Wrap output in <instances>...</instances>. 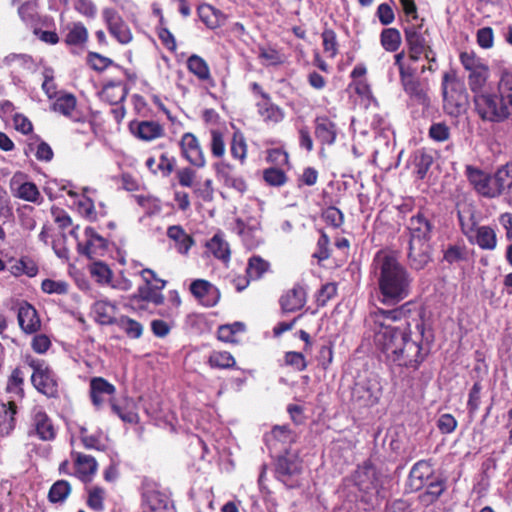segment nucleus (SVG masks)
I'll return each instance as SVG.
<instances>
[{"mask_svg": "<svg viewBox=\"0 0 512 512\" xmlns=\"http://www.w3.org/2000/svg\"><path fill=\"white\" fill-rule=\"evenodd\" d=\"M371 273L377 282V299L384 306L397 305L410 295L413 277L393 252L377 251Z\"/></svg>", "mask_w": 512, "mask_h": 512, "instance_id": "1", "label": "nucleus"}, {"mask_svg": "<svg viewBox=\"0 0 512 512\" xmlns=\"http://www.w3.org/2000/svg\"><path fill=\"white\" fill-rule=\"evenodd\" d=\"M373 341L391 363L417 370L427 356L422 347L425 331L400 332L393 327H380Z\"/></svg>", "mask_w": 512, "mask_h": 512, "instance_id": "2", "label": "nucleus"}, {"mask_svg": "<svg viewBox=\"0 0 512 512\" xmlns=\"http://www.w3.org/2000/svg\"><path fill=\"white\" fill-rule=\"evenodd\" d=\"M392 308H377L365 320L368 336H375L380 327H393L400 332L425 331L424 309L418 301L410 300Z\"/></svg>", "mask_w": 512, "mask_h": 512, "instance_id": "3", "label": "nucleus"}, {"mask_svg": "<svg viewBox=\"0 0 512 512\" xmlns=\"http://www.w3.org/2000/svg\"><path fill=\"white\" fill-rule=\"evenodd\" d=\"M435 225L432 215L419 210L412 215L405 226L408 235L407 259L412 269L422 270L431 261L430 241Z\"/></svg>", "mask_w": 512, "mask_h": 512, "instance_id": "4", "label": "nucleus"}, {"mask_svg": "<svg viewBox=\"0 0 512 512\" xmlns=\"http://www.w3.org/2000/svg\"><path fill=\"white\" fill-rule=\"evenodd\" d=\"M475 110L483 121H512V74L501 73L496 91L474 96Z\"/></svg>", "mask_w": 512, "mask_h": 512, "instance_id": "5", "label": "nucleus"}, {"mask_svg": "<svg viewBox=\"0 0 512 512\" xmlns=\"http://www.w3.org/2000/svg\"><path fill=\"white\" fill-rule=\"evenodd\" d=\"M441 91L444 111L453 117L465 112L468 95L464 84L458 79L454 70L445 72L442 77Z\"/></svg>", "mask_w": 512, "mask_h": 512, "instance_id": "6", "label": "nucleus"}, {"mask_svg": "<svg viewBox=\"0 0 512 512\" xmlns=\"http://www.w3.org/2000/svg\"><path fill=\"white\" fill-rule=\"evenodd\" d=\"M283 449L284 454L278 456L275 463V477L289 489L299 488L301 486L303 462L297 450Z\"/></svg>", "mask_w": 512, "mask_h": 512, "instance_id": "7", "label": "nucleus"}, {"mask_svg": "<svg viewBox=\"0 0 512 512\" xmlns=\"http://www.w3.org/2000/svg\"><path fill=\"white\" fill-rule=\"evenodd\" d=\"M404 36L412 61H418L423 54L427 61L435 63V51L431 46L428 30L422 24L408 23L404 27Z\"/></svg>", "mask_w": 512, "mask_h": 512, "instance_id": "8", "label": "nucleus"}, {"mask_svg": "<svg viewBox=\"0 0 512 512\" xmlns=\"http://www.w3.org/2000/svg\"><path fill=\"white\" fill-rule=\"evenodd\" d=\"M28 365L33 369L31 382L33 386L47 397H56L58 394V383L54 372L40 359H28Z\"/></svg>", "mask_w": 512, "mask_h": 512, "instance_id": "9", "label": "nucleus"}, {"mask_svg": "<svg viewBox=\"0 0 512 512\" xmlns=\"http://www.w3.org/2000/svg\"><path fill=\"white\" fill-rule=\"evenodd\" d=\"M114 392L115 387L101 377H95L90 381V396L94 406L99 408L109 400L112 412L125 422L128 420V413L125 408H121L113 401Z\"/></svg>", "mask_w": 512, "mask_h": 512, "instance_id": "10", "label": "nucleus"}, {"mask_svg": "<svg viewBox=\"0 0 512 512\" xmlns=\"http://www.w3.org/2000/svg\"><path fill=\"white\" fill-rule=\"evenodd\" d=\"M382 395V387L377 379H366L354 384L351 399L354 408H367L376 405Z\"/></svg>", "mask_w": 512, "mask_h": 512, "instance_id": "11", "label": "nucleus"}, {"mask_svg": "<svg viewBox=\"0 0 512 512\" xmlns=\"http://www.w3.org/2000/svg\"><path fill=\"white\" fill-rule=\"evenodd\" d=\"M142 496L145 512H175L170 497L166 493L154 489L153 483L147 482Z\"/></svg>", "mask_w": 512, "mask_h": 512, "instance_id": "12", "label": "nucleus"}, {"mask_svg": "<svg viewBox=\"0 0 512 512\" xmlns=\"http://www.w3.org/2000/svg\"><path fill=\"white\" fill-rule=\"evenodd\" d=\"M466 176L478 194L488 199L494 198V174H487L479 168L468 165L466 166Z\"/></svg>", "mask_w": 512, "mask_h": 512, "instance_id": "13", "label": "nucleus"}, {"mask_svg": "<svg viewBox=\"0 0 512 512\" xmlns=\"http://www.w3.org/2000/svg\"><path fill=\"white\" fill-rule=\"evenodd\" d=\"M182 156L193 166L202 168L206 164L205 156L197 137L190 132L183 134L180 141Z\"/></svg>", "mask_w": 512, "mask_h": 512, "instance_id": "14", "label": "nucleus"}, {"mask_svg": "<svg viewBox=\"0 0 512 512\" xmlns=\"http://www.w3.org/2000/svg\"><path fill=\"white\" fill-rule=\"evenodd\" d=\"M192 295L205 307L215 306L220 299V292L216 286L204 279H196L190 284Z\"/></svg>", "mask_w": 512, "mask_h": 512, "instance_id": "15", "label": "nucleus"}, {"mask_svg": "<svg viewBox=\"0 0 512 512\" xmlns=\"http://www.w3.org/2000/svg\"><path fill=\"white\" fill-rule=\"evenodd\" d=\"M494 182V198L503 197L505 202L512 205V162H508L496 170Z\"/></svg>", "mask_w": 512, "mask_h": 512, "instance_id": "16", "label": "nucleus"}, {"mask_svg": "<svg viewBox=\"0 0 512 512\" xmlns=\"http://www.w3.org/2000/svg\"><path fill=\"white\" fill-rule=\"evenodd\" d=\"M435 477L430 461L420 460L410 470L408 487L411 491H421L425 484Z\"/></svg>", "mask_w": 512, "mask_h": 512, "instance_id": "17", "label": "nucleus"}, {"mask_svg": "<svg viewBox=\"0 0 512 512\" xmlns=\"http://www.w3.org/2000/svg\"><path fill=\"white\" fill-rule=\"evenodd\" d=\"M31 427L36 435L43 441H49L55 438L56 432L52 421L40 406H35L31 410Z\"/></svg>", "mask_w": 512, "mask_h": 512, "instance_id": "18", "label": "nucleus"}, {"mask_svg": "<svg viewBox=\"0 0 512 512\" xmlns=\"http://www.w3.org/2000/svg\"><path fill=\"white\" fill-rule=\"evenodd\" d=\"M314 134L322 145H333L337 137V126L327 116H317L314 119Z\"/></svg>", "mask_w": 512, "mask_h": 512, "instance_id": "19", "label": "nucleus"}, {"mask_svg": "<svg viewBox=\"0 0 512 512\" xmlns=\"http://www.w3.org/2000/svg\"><path fill=\"white\" fill-rule=\"evenodd\" d=\"M280 306L284 313L300 310L306 303V292L301 285H294L280 298Z\"/></svg>", "mask_w": 512, "mask_h": 512, "instance_id": "20", "label": "nucleus"}, {"mask_svg": "<svg viewBox=\"0 0 512 512\" xmlns=\"http://www.w3.org/2000/svg\"><path fill=\"white\" fill-rule=\"evenodd\" d=\"M404 92L411 100L422 106H429L430 98L428 96V84L421 81L418 77L401 83Z\"/></svg>", "mask_w": 512, "mask_h": 512, "instance_id": "21", "label": "nucleus"}, {"mask_svg": "<svg viewBox=\"0 0 512 512\" xmlns=\"http://www.w3.org/2000/svg\"><path fill=\"white\" fill-rule=\"evenodd\" d=\"M467 240L483 250H494L497 246V234L494 228L488 225L479 226Z\"/></svg>", "mask_w": 512, "mask_h": 512, "instance_id": "22", "label": "nucleus"}, {"mask_svg": "<svg viewBox=\"0 0 512 512\" xmlns=\"http://www.w3.org/2000/svg\"><path fill=\"white\" fill-rule=\"evenodd\" d=\"M160 285H142L138 288L137 294L130 297V306L138 301L151 302L154 305H161L164 303V295L161 290L166 286L165 280H158Z\"/></svg>", "mask_w": 512, "mask_h": 512, "instance_id": "23", "label": "nucleus"}, {"mask_svg": "<svg viewBox=\"0 0 512 512\" xmlns=\"http://www.w3.org/2000/svg\"><path fill=\"white\" fill-rule=\"evenodd\" d=\"M88 41V31L81 22H75L67 26L64 42L71 47L72 54H79L78 49H83Z\"/></svg>", "mask_w": 512, "mask_h": 512, "instance_id": "24", "label": "nucleus"}, {"mask_svg": "<svg viewBox=\"0 0 512 512\" xmlns=\"http://www.w3.org/2000/svg\"><path fill=\"white\" fill-rule=\"evenodd\" d=\"M355 483L358 488L364 492L376 489L379 485V477L376 468L370 462H366L357 470Z\"/></svg>", "mask_w": 512, "mask_h": 512, "instance_id": "25", "label": "nucleus"}, {"mask_svg": "<svg viewBox=\"0 0 512 512\" xmlns=\"http://www.w3.org/2000/svg\"><path fill=\"white\" fill-rule=\"evenodd\" d=\"M266 445L270 450H279L280 444L290 445L295 441V434L285 425L275 426L273 429L264 436Z\"/></svg>", "mask_w": 512, "mask_h": 512, "instance_id": "26", "label": "nucleus"}, {"mask_svg": "<svg viewBox=\"0 0 512 512\" xmlns=\"http://www.w3.org/2000/svg\"><path fill=\"white\" fill-rule=\"evenodd\" d=\"M256 107L258 114L265 122L276 124L285 117L283 109L272 102L269 94H262V99L256 103Z\"/></svg>", "mask_w": 512, "mask_h": 512, "instance_id": "27", "label": "nucleus"}, {"mask_svg": "<svg viewBox=\"0 0 512 512\" xmlns=\"http://www.w3.org/2000/svg\"><path fill=\"white\" fill-rule=\"evenodd\" d=\"M457 217L462 233L469 237L479 226L476 210L470 204L457 205Z\"/></svg>", "mask_w": 512, "mask_h": 512, "instance_id": "28", "label": "nucleus"}, {"mask_svg": "<svg viewBox=\"0 0 512 512\" xmlns=\"http://www.w3.org/2000/svg\"><path fill=\"white\" fill-rule=\"evenodd\" d=\"M445 489V481L439 476H436L425 484L418 499L423 506H430L439 499Z\"/></svg>", "mask_w": 512, "mask_h": 512, "instance_id": "29", "label": "nucleus"}, {"mask_svg": "<svg viewBox=\"0 0 512 512\" xmlns=\"http://www.w3.org/2000/svg\"><path fill=\"white\" fill-rule=\"evenodd\" d=\"M18 322L21 329L28 334L36 332L41 325L35 308L28 303H24L19 307Z\"/></svg>", "mask_w": 512, "mask_h": 512, "instance_id": "30", "label": "nucleus"}, {"mask_svg": "<svg viewBox=\"0 0 512 512\" xmlns=\"http://www.w3.org/2000/svg\"><path fill=\"white\" fill-rule=\"evenodd\" d=\"M85 237L86 242L82 253L91 259L103 255L107 246L106 240L90 227L85 229Z\"/></svg>", "mask_w": 512, "mask_h": 512, "instance_id": "31", "label": "nucleus"}, {"mask_svg": "<svg viewBox=\"0 0 512 512\" xmlns=\"http://www.w3.org/2000/svg\"><path fill=\"white\" fill-rule=\"evenodd\" d=\"M187 68L200 81L206 82L209 87L214 88L216 86L207 62L199 55L193 54L187 59Z\"/></svg>", "mask_w": 512, "mask_h": 512, "instance_id": "32", "label": "nucleus"}, {"mask_svg": "<svg viewBox=\"0 0 512 512\" xmlns=\"http://www.w3.org/2000/svg\"><path fill=\"white\" fill-rule=\"evenodd\" d=\"M11 188L14 195L28 202H39L41 195L37 186L32 182L19 183L14 177L11 181Z\"/></svg>", "mask_w": 512, "mask_h": 512, "instance_id": "33", "label": "nucleus"}, {"mask_svg": "<svg viewBox=\"0 0 512 512\" xmlns=\"http://www.w3.org/2000/svg\"><path fill=\"white\" fill-rule=\"evenodd\" d=\"M167 236L175 242L176 248L181 254H187L194 244L193 238L179 225L170 226L167 229Z\"/></svg>", "mask_w": 512, "mask_h": 512, "instance_id": "34", "label": "nucleus"}, {"mask_svg": "<svg viewBox=\"0 0 512 512\" xmlns=\"http://www.w3.org/2000/svg\"><path fill=\"white\" fill-rule=\"evenodd\" d=\"M489 74V67L486 64L481 66L477 70L469 72L468 85L470 90L474 93V96L486 93L483 90L488 81Z\"/></svg>", "mask_w": 512, "mask_h": 512, "instance_id": "35", "label": "nucleus"}, {"mask_svg": "<svg viewBox=\"0 0 512 512\" xmlns=\"http://www.w3.org/2000/svg\"><path fill=\"white\" fill-rule=\"evenodd\" d=\"M75 466L76 473L84 481L89 480L97 470L96 460L92 456L82 453H76Z\"/></svg>", "mask_w": 512, "mask_h": 512, "instance_id": "36", "label": "nucleus"}, {"mask_svg": "<svg viewBox=\"0 0 512 512\" xmlns=\"http://www.w3.org/2000/svg\"><path fill=\"white\" fill-rule=\"evenodd\" d=\"M217 174L223 180L225 186L243 193L247 189V184L243 178L231 174V167L227 164L217 165Z\"/></svg>", "mask_w": 512, "mask_h": 512, "instance_id": "37", "label": "nucleus"}, {"mask_svg": "<svg viewBox=\"0 0 512 512\" xmlns=\"http://www.w3.org/2000/svg\"><path fill=\"white\" fill-rule=\"evenodd\" d=\"M209 252L217 259L228 262L230 259L229 244L223 239L221 234H215L206 244Z\"/></svg>", "mask_w": 512, "mask_h": 512, "instance_id": "38", "label": "nucleus"}, {"mask_svg": "<svg viewBox=\"0 0 512 512\" xmlns=\"http://www.w3.org/2000/svg\"><path fill=\"white\" fill-rule=\"evenodd\" d=\"M258 226L259 223L257 221H254L253 224L249 225L240 218L236 220V229L249 248L257 246L260 242L259 237L255 235V233L258 231Z\"/></svg>", "mask_w": 512, "mask_h": 512, "instance_id": "39", "label": "nucleus"}, {"mask_svg": "<svg viewBox=\"0 0 512 512\" xmlns=\"http://www.w3.org/2000/svg\"><path fill=\"white\" fill-rule=\"evenodd\" d=\"M270 268L268 261L264 260L260 256H252L248 260L246 275L251 280L260 279Z\"/></svg>", "mask_w": 512, "mask_h": 512, "instance_id": "40", "label": "nucleus"}, {"mask_svg": "<svg viewBox=\"0 0 512 512\" xmlns=\"http://www.w3.org/2000/svg\"><path fill=\"white\" fill-rule=\"evenodd\" d=\"M163 133V128L156 122L143 121L137 126L135 135L142 140L151 141L160 137Z\"/></svg>", "mask_w": 512, "mask_h": 512, "instance_id": "41", "label": "nucleus"}, {"mask_svg": "<svg viewBox=\"0 0 512 512\" xmlns=\"http://www.w3.org/2000/svg\"><path fill=\"white\" fill-rule=\"evenodd\" d=\"M412 163L416 168L418 177L423 179L433 164V157L424 149H420L414 152L412 156Z\"/></svg>", "mask_w": 512, "mask_h": 512, "instance_id": "42", "label": "nucleus"}, {"mask_svg": "<svg viewBox=\"0 0 512 512\" xmlns=\"http://www.w3.org/2000/svg\"><path fill=\"white\" fill-rule=\"evenodd\" d=\"M380 41L386 51L395 52L401 45V34L396 28H386L381 32Z\"/></svg>", "mask_w": 512, "mask_h": 512, "instance_id": "43", "label": "nucleus"}, {"mask_svg": "<svg viewBox=\"0 0 512 512\" xmlns=\"http://www.w3.org/2000/svg\"><path fill=\"white\" fill-rule=\"evenodd\" d=\"M198 15L201 21L210 29L220 26L219 16L222 15L220 10L215 9L209 4H202L198 7Z\"/></svg>", "mask_w": 512, "mask_h": 512, "instance_id": "44", "label": "nucleus"}, {"mask_svg": "<svg viewBox=\"0 0 512 512\" xmlns=\"http://www.w3.org/2000/svg\"><path fill=\"white\" fill-rule=\"evenodd\" d=\"M208 364L212 368L229 369L235 366L236 361L227 351H213L208 358Z\"/></svg>", "mask_w": 512, "mask_h": 512, "instance_id": "45", "label": "nucleus"}, {"mask_svg": "<svg viewBox=\"0 0 512 512\" xmlns=\"http://www.w3.org/2000/svg\"><path fill=\"white\" fill-rule=\"evenodd\" d=\"M105 15H106L110 33L112 35H114L115 38L119 42L126 43L128 41V39L125 35L123 23H122L120 17L114 11H110V10H107L105 12Z\"/></svg>", "mask_w": 512, "mask_h": 512, "instance_id": "46", "label": "nucleus"}, {"mask_svg": "<svg viewBox=\"0 0 512 512\" xmlns=\"http://www.w3.org/2000/svg\"><path fill=\"white\" fill-rule=\"evenodd\" d=\"M16 414V404L12 401L6 404H0V428L1 431H10L14 427V416Z\"/></svg>", "mask_w": 512, "mask_h": 512, "instance_id": "47", "label": "nucleus"}, {"mask_svg": "<svg viewBox=\"0 0 512 512\" xmlns=\"http://www.w3.org/2000/svg\"><path fill=\"white\" fill-rule=\"evenodd\" d=\"M76 108V98L72 94H66L56 99L53 109L66 117L73 118V112Z\"/></svg>", "mask_w": 512, "mask_h": 512, "instance_id": "48", "label": "nucleus"}, {"mask_svg": "<svg viewBox=\"0 0 512 512\" xmlns=\"http://www.w3.org/2000/svg\"><path fill=\"white\" fill-rule=\"evenodd\" d=\"M127 88L125 85L120 83H110L103 89L104 97L111 102V104L117 105L125 99Z\"/></svg>", "mask_w": 512, "mask_h": 512, "instance_id": "49", "label": "nucleus"}, {"mask_svg": "<svg viewBox=\"0 0 512 512\" xmlns=\"http://www.w3.org/2000/svg\"><path fill=\"white\" fill-rule=\"evenodd\" d=\"M71 492L70 484L65 480L56 481L49 490L48 498L53 503L63 502Z\"/></svg>", "mask_w": 512, "mask_h": 512, "instance_id": "50", "label": "nucleus"}, {"mask_svg": "<svg viewBox=\"0 0 512 512\" xmlns=\"http://www.w3.org/2000/svg\"><path fill=\"white\" fill-rule=\"evenodd\" d=\"M132 198L144 210V214L147 216L157 214L161 210L159 200L154 197L145 195H133Z\"/></svg>", "mask_w": 512, "mask_h": 512, "instance_id": "51", "label": "nucleus"}, {"mask_svg": "<svg viewBox=\"0 0 512 512\" xmlns=\"http://www.w3.org/2000/svg\"><path fill=\"white\" fill-rule=\"evenodd\" d=\"M230 151L235 159L240 160L241 163L244 162L247 155V144L242 133L235 132L233 134Z\"/></svg>", "mask_w": 512, "mask_h": 512, "instance_id": "52", "label": "nucleus"}, {"mask_svg": "<svg viewBox=\"0 0 512 512\" xmlns=\"http://www.w3.org/2000/svg\"><path fill=\"white\" fill-rule=\"evenodd\" d=\"M481 391H482V385L480 381H476L472 388L469 391L468 395V401H467V409L468 413L471 417H473L480 406V399H481Z\"/></svg>", "mask_w": 512, "mask_h": 512, "instance_id": "53", "label": "nucleus"}, {"mask_svg": "<svg viewBox=\"0 0 512 512\" xmlns=\"http://www.w3.org/2000/svg\"><path fill=\"white\" fill-rule=\"evenodd\" d=\"M263 179L270 186L279 187L286 183L287 176L285 172L279 168H268L263 171Z\"/></svg>", "mask_w": 512, "mask_h": 512, "instance_id": "54", "label": "nucleus"}, {"mask_svg": "<svg viewBox=\"0 0 512 512\" xmlns=\"http://www.w3.org/2000/svg\"><path fill=\"white\" fill-rule=\"evenodd\" d=\"M90 273L99 283H109L111 281L112 272L110 268L101 261L92 263Z\"/></svg>", "mask_w": 512, "mask_h": 512, "instance_id": "55", "label": "nucleus"}, {"mask_svg": "<svg viewBox=\"0 0 512 512\" xmlns=\"http://www.w3.org/2000/svg\"><path fill=\"white\" fill-rule=\"evenodd\" d=\"M86 61L89 67L97 72L104 71L113 63L110 58L102 56L96 52H89Z\"/></svg>", "mask_w": 512, "mask_h": 512, "instance_id": "56", "label": "nucleus"}, {"mask_svg": "<svg viewBox=\"0 0 512 512\" xmlns=\"http://www.w3.org/2000/svg\"><path fill=\"white\" fill-rule=\"evenodd\" d=\"M321 36L325 53L333 58L338 52L336 33L332 29H325Z\"/></svg>", "mask_w": 512, "mask_h": 512, "instance_id": "57", "label": "nucleus"}, {"mask_svg": "<svg viewBox=\"0 0 512 512\" xmlns=\"http://www.w3.org/2000/svg\"><path fill=\"white\" fill-rule=\"evenodd\" d=\"M466 259V248L458 245H450L444 251L443 260L449 264L458 263Z\"/></svg>", "mask_w": 512, "mask_h": 512, "instance_id": "58", "label": "nucleus"}, {"mask_svg": "<svg viewBox=\"0 0 512 512\" xmlns=\"http://www.w3.org/2000/svg\"><path fill=\"white\" fill-rule=\"evenodd\" d=\"M41 288L47 294L62 295L68 292L67 282L61 280L45 279L42 281Z\"/></svg>", "mask_w": 512, "mask_h": 512, "instance_id": "59", "label": "nucleus"}, {"mask_svg": "<svg viewBox=\"0 0 512 512\" xmlns=\"http://www.w3.org/2000/svg\"><path fill=\"white\" fill-rule=\"evenodd\" d=\"M429 136L437 142H444L450 138V128L444 122L433 123L429 128Z\"/></svg>", "mask_w": 512, "mask_h": 512, "instance_id": "60", "label": "nucleus"}, {"mask_svg": "<svg viewBox=\"0 0 512 512\" xmlns=\"http://www.w3.org/2000/svg\"><path fill=\"white\" fill-rule=\"evenodd\" d=\"M23 382H24V377H23L22 371L20 369H18V368L14 369L12 374H11V376H10V378H9L8 384H7V391L8 392H13L16 395L22 397V395H23V388H22Z\"/></svg>", "mask_w": 512, "mask_h": 512, "instance_id": "61", "label": "nucleus"}, {"mask_svg": "<svg viewBox=\"0 0 512 512\" xmlns=\"http://www.w3.org/2000/svg\"><path fill=\"white\" fill-rule=\"evenodd\" d=\"M211 153L214 157L220 158L225 153V142L223 134L218 130L211 131Z\"/></svg>", "mask_w": 512, "mask_h": 512, "instance_id": "62", "label": "nucleus"}, {"mask_svg": "<svg viewBox=\"0 0 512 512\" xmlns=\"http://www.w3.org/2000/svg\"><path fill=\"white\" fill-rule=\"evenodd\" d=\"M325 222L335 228L340 227L344 222V215L338 208L334 206L328 207L323 212Z\"/></svg>", "mask_w": 512, "mask_h": 512, "instance_id": "63", "label": "nucleus"}, {"mask_svg": "<svg viewBox=\"0 0 512 512\" xmlns=\"http://www.w3.org/2000/svg\"><path fill=\"white\" fill-rule=\"evenodd\" d=\"M103 500L104 490L102 488L94 487L89 490L87 504L91 509L95 511L103 510Z\"/></svg>", "mask_w": 512, "mask_h": 512, "instance_id": "64", "label": "nucleus"}]
</instances>
